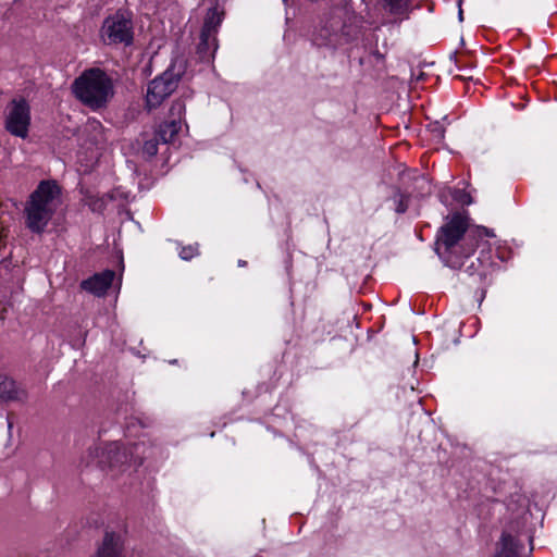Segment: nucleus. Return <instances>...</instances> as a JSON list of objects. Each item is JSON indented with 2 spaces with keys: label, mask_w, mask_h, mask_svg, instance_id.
<instances>
[{
  "label": "nucleus",
  "mask_w": 557,
  "mask_h": 557,
  "mask_svg": "<svg viewBox=\"0 0 557 557\" xmlns=\"http://www.w3.org/2000/svg\"><path fill=\"white\" fill-rule=\"evenodd\" d=\"M494 237L493 231L484 226L467 228V220L460 214L441 227L437 238V255L446 265L458 269L462 261L472 256L479 247H485V238Z\"/></svg>",
  "instance_id": "nucleus-1"
},
{
  "label": "nucleus",
  "mask_w": 557,
  "mask_h": 557,
  "mask_svg": "<svg viewBox=\"0 0 557 557\" xmlns=\"http://www.w3.org/2000/svg\"><path fill=\"white\" fill-rule=\"evenodd\" d=\"M61 206V188L54 181L39 182L24 202V226L34 234H42Z\"/></svg>",
  "instance_id": "nucleus-2"
},
{
  "label": "nucleus",
  "mask_w": 557,
  "mask_h": 557,
  "mask_svg": "<svg viewBox=\"0 0 557 557\" xmlns=\"http://www.w3.org/2000/svg\"><path fill=\"white\" fill-rule=\"evenodd\" d=\"M351 12L345 4H336L324 12L311 30V45L334 52L350 41Z\"/></svg>",
  "instance_id": "nucleus-3"
},
{
  "label": "nucleus",
  "mask_w": 557,
  "mask_h": 557,
  "mask_svg": "<svg viewBox=\"0 0 557 557\" xmlns=\"http://www.w3.org/2000/svg\"><path fill=\"white\" fill-rule=\"evenodd\" d=\"M72 90L78 101L92 110H98L112 98V82L103 71L91 67L75 78Z\"/></svg>",
  "instance_id": "nucleus-4"
},
{
  "label": "nucleus",
  "mask_w": 557,
  "mask_h": 557,
  "mask_svg": "<svg viewBox=\"0 0 557 557\" xmlns=\"http://www.w3.org/2000/svg\"><path fill=\"white\" fill-rule=\"evenodd\" d=\"M139 450L140 445L138 444L125 447L119 442H114L107 444L104 447H90L88 456L97 458L101 467L119 468L125 465H140Z\"/></svg>",
  "instance_id": "nucleus-5"
},
{
  "label": "nucleus",
  "mask_w": 557,
  "mask_h": 557,
  "mask_svg": "<svg viewBox=\"0 0 557 557\" xmlns=\"http://www.w3.org/2000/svg\"><path fill=\"white\" fill-rule=\"evenodd\" d=\"M183 62L175 61L169 65L165 72L161 73L148 83L147 87V109L152 110L161 106V103L174 92L182 78Z\"/></svg>",
  "instance_id": "nucleus-6"
},
{
  "label": "nucleus",
  "mask_w": 557,
  "mask_h": 557,
  "mask_svg": "<svg viewBox=\"0 0 557 557\" xmlns=\"http://www.w3.org/2000/svg\"><path fill=\"white\" fill-rule=\"evenodd\" d=\"M100 36L106 45L128 46L133 42V23L127 15L116 12L103 21Z\"/></svg>",
  "instance_id": "nucleus-7"
},
{
  "label": "nucleus",
  "mask_w": 557,
  "mask_h": 557,
  "mask_svg": "<svg viewBox=\"0 0 557 557\" xmlns=\"http://www.w3.org/2000/svg\"><path fill=\"white\" fill-rule=\"evenodd\" d=\"M29 125V110L24 101L11 102L10 112L5 117V129L11 135L24 138L27 135V126Z\"/></svg>",
  "instance_id": "nucleus-8"
},
{
  "label": "nucleus",
  "mask_w": 557,
  "mask_h": 557,
  "mask_svg": "<svg viewBox=\"0 0 557 557\" xmlns=\"http://www.w3.org/2000/svg\"><path fill=\"white\" fill-rule=\"evenodd\" d=\"M112 281H114V271L106 270L104 272L94 274L92 277L83 281L81 288L92 295L102 296L112 284Z\"/></svg>",
  "instance_id": "nucleus-9"
},
{
  "label": "nucleus",
  "mask_w": 557,
  "mask_h": 557,
  "mask_svg": "<svg viewBox=\"0 0 557 557\" xmlns=\"http://www.w3.org/2000/svg\"><path fill=\"white\" fill-rule=\"evenodd\" d=\"M521 543L511 534L503 532L499 542L495 545L493 557H519Z\"/></svg>",
  "instance_id": "nucleus-10"
},
{
  "label": "nucleus",
  "mask_w": 557,
  "mask_h": 557,
  "mask_svg": "<svg viewBox=\"0 0 557 557\" xmlns=\"http://www.w3.org/2000/svg\"><path fill=\"white\" fill-rule=\"evenodd\" d=\"M96 557H121V539L119 534L107 532Z\"/></svg>",
  "instance_id": "nucleus-11"
},
{
  "label": "nucleus",
  "mask_w": 557,
  "mask_h": 557,
  "mask_svg": "<svg viewBox=\"0 0 557 557\" xmlns=\"http://www.w3.org/2000/svg\"><path fill=\"white\" fill-rule=\"evenodd\" d=\"M24 391L14 381L0 376V401H17L24 399Z\"/></svg>",
  "instance_id": "nucleus-12"
},
{
  "label": "nucleus",
  "mask_w": 557,
  "mask_h": 557,
  "mask_svg": "<svg viewBox=\"0 0 557 557\" xmlns=\"http://www.w3.org/2000/svg\"><path fill=\"white\" fill-rule=\"evenodd\" d=\"M177 132H180V121L171 120L158 127V131H156V137L152 140H160L163 144H170L174 140Z\"/></svg>",
  "instance_id": "nucleus-13"
},
{
  "label": "nucleus",
  "mask_w": 557,
  "mask_h": 557,
  "mask_svg": "<svg viewBox=\"0 0 557 557\" xmlns=\"http://www.w3.org/2000/svg\"><path fill=\"white\" fill-rule=\"evenodd\" d=\"M223 20V13L216 8L208 9L207 17H205V24L200 29V35H215L216 28L221 25Z\"/></svg>",
  "instance_id": "nucleus-14"
},
{
  "label": "nucleus",
  "mask_w": 557,
  "mask_h": 557,
  "mask_svg": "<svg viewBox=\"0 0 557 557\" xmlns=\"http://www.w3.org/2000/svg\"><path fill=\"white\" fill-rule=\"evenodd\" d=\"M216 50V40L214 34H200L199 46H197V52H199L200 59L210 60L213 58V53Z\"/></svg>",
  "instance_id": "nucleus-15"
},
{
  "label": "nucleus",
  "mask_w": 557,
  "mask_h": 557,
  "mask_svg": "<svg viewBox=\"0 0 557 557\" xmlns=\"http://www.w3.org/2000/svg\"><path fill=\"white\" fill-rule=\"evenodd\" d=\"M183 112H185V106L181 100H176L171 104V110H169V113H171V121H177L180 122V119H182Z\"/></svg>",
  "instance_id": "nucleus-16"
},
{
  "label": "nucleus",
  "mask_w": 557,
  "mask_h": 557,
  "mask_svg": "<svg viewBox=\"0 0 557 557\" xmlns=\"http://www.w3.org/2000/svg\"><path fill=\"white\" fill-rule=\"evenodd\" d=\"M161 143L160 140L156 139H148L143 144V153L147 154L148 158H152L157 154V145Z\"/></svg>",
  "instance_id": "nucleus-17"
},
{
  "label": "nucleus",
  "mask_w": 557,
  "mask_h": 557,
  "mask_svg": "<svg viewBox=\"0 0 557 557\" xmlns=\"http://www.w3.org/2000/svg\"><path fill=\"white\" fill-rule=\"evenodd\" d=\"M384 5L391 10L393 13H399V11L405 7V0H383Z\"/></svg>",
  "instance_id": "nucleus-18"
},
{
  "label": "nucleus",
  "mask_w": 557,
  "mask_h": 557,
  "mask_svg": "<svg viewBox=\"0 0 557 557\" xmlns=\"http://www.w3.org/2000/svg\"><path fill=\"white\" fill-rule=\"evenodd\" d=\"M197 253H198V248H196V246L184 247L181 250V259L188 261V260L193 259Z\"/></svg>",
  "instance_id": "nucleus-19"
},
{
  "label": "nucleus",
  "mask_w": 557,
  "mask_h": 557,
  "mask_svg": "<svg viewBox=\"0 0 557 557\" xmlns=\"http://www.w3.org/2000/svg\"><path fill=\"white\" fill-rule=\"evenodd\" d=\"M405 210H406L405 201L403 199H399L398 208H396V211H398V213H404Z\"/></svg>",
  "instance_id": "nucleus-20"
},
{
  "label": "nucleus",
  "mask_w": 557,
  "mask_h": 557,
  "mask_svg": "<svg viewBox=\"0 0 557 557\" xmlns=\"http://www.w3.org/2000/svg\"><path fill=\"white\" fill-rule=\"evenodd\" d=\"M3 237H5V228L3 227L2 224H0V245H1V240L3 239Z\"/></svg>",
  "instance_id": "nucleus-21"
},
{
  "label": "nucleus",
  "mask_w": 557,
  "mask_h": 557,
  "mask_svg": "<svg viewBox=\"0 0 557 557\" xmlns=\"http://www.w3.org/2000/svg\"><path fill=\"white\" fill-rule=\"evenodd\" d=\"M11 429H12V423H11V421H8V431L11 432Z\"/></svg>",
  "instance_id": "nucleus-22"
},
{
  "label": "nucleus",
  "mask_w": 557,
  "mask_h": 557,
  "mask_svg": "<svg viewBox=\"0 0 557 557\" xmlns=\"http://www.w3.org/2000/svg\"><path fill=\"white\" fill-rule=\"evenodd\" d=\"M458 16H459V21H461L462 20V11H459Z\"/></svg>",
  "instance_id": "nucleus-23"
},
{
  "label": "nucleus",
  "mask_w": 557,
  "mask_h": 557,
  "mask_svg": "<svg viewBox=\"0 0 557 557\" xmlns=\"http://www.w3.org/2000/svg\"><path fill=\"white\" fill-rule=\"evenodd\" d=\"M437 137H438V138H442V131H441V129H438Z\"/></svg>",
  "instance_id": "nucleus-24"
},
{
  "label": "nucleus",
  "mask_w": 557,
  "mask_h": 557,
  "mask_svg": "<svg viewBox=\"0 0 557 557\" xmlns=\"http://www.w3.org/2000/svg\"><path fill=\"white\" fill-rule=\"evenodd\" d=\"M308 1H310V2H318V1H320V0H308Z\"/></svg>",
  "instance_id": "nucleus-25"
}]
</instances>
